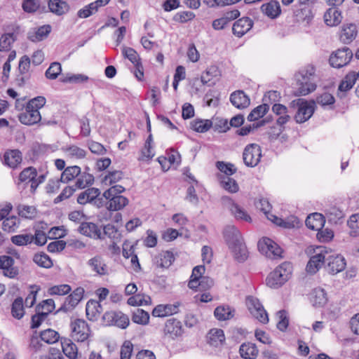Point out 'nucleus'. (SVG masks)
<instances>
[{
    "label": "nucleus",
    "mask_w": 359,
    "mask_h": 359,
    "mask_svg": "<svg viewBox=\"0 0 359 359\" xmlns=\"http://www.w3.org/2000/svg\"><path fill=\"white\" fill-rule=\"evenodd\" d=\"M225 243L239 263H243L248 258V251L243 241L241 231L234 226H227L223 230Z\"/></svg>",
    "instance_id": "f257e3e1"
},
{
    "label": "nucleus",
    "mask_w": 359,
    "mask_h": 359,
    "mask_svg": "<svg viewBox=\"0 0 359 359\" xmlns=\"http://www.w3.org/2000/svg\"><path fill=\"white\" fill-rule=\"evenodd\" d=\"M315 69L313 67H308L302 69L294 76V82L292 83L293 88L295 89L293 95L296 97L306 95L316 89V84L311 81L313 76Z\"/></svg>",
    "instance_id": "f03ea898"
},
{
    "label": "nucleus",
    "mask_w": 359,
    "mask_h": 359,
    "mask_svg": "<svg viewBox=\"0 0 359 359\" xmlns=\"http://www.w3.org/2000/svg\"><path fill=\"white\" fill-rule=\"evenodd\" d=\"M46 102L43 96H37L29 100L25 107V111L18 115V119L22 124L32 126L41 121L39 109Z\"/></svg>",
    "instance_id": "7ed1b4c3"
},
{
    "label": "nucleus",
    "mask_w": 359,
    "mask_h": 359,
    "mask_svg": "<svg viewBox=\"0 0 359 359\" xmlns=\"http://www.w3.org/2000/svg\"><path fill=\"white\" fill-rule=\"evenodd\" d=\"M293 266L290 262H284L270 272L266 278V284L271 288L281 287L291 278Z\"/></svg>",
    "instance_id": "20e7f679"
},
{
    "label": "nucleus",
    "mask_w": 359,
    "mask_h": 359,
    "mask_svg": "<svg viewBox=\"0 0 359 359\" xmlns=\"http://www.w3.org/2000/svg\"><path fill=\"white\" fill-rule=\"evenodd\" d=\"M290 104L291 107L297 108L294 117L297 123H303L307 121L314 114L316 107L314 100L308 101L303 98L294 100Z\"/></svg>",
    "instance_id": "39448f33"
},
{
    "label": "nucleus",
    "mask_w": 359,
    "mask_h": 359,
    "mask_svg": "<svg viewBox=\"0 0 359 359\" xmlns=\"http://www.w3.org/2000/svg\"><path fill=\"white\" fill-rule=\"evenodd\" d=\"M257 248L259 251L270 259H278L283 257V250L280 246L268 237H264L258 241Z\"/></svg>",
    "instance_id": "423d86ee"
},
{
    "label": "nucleus",
    "mask_w": 359,
    "mask_h": 359,
    "mask_svg": "<svg viewBox=\"0 0 359 359\" xmlns=\"http://www.w3.org/2000/svg\"><path fill=\"white\" fill-rule=\"evenodd\" d=\"M353 57L352 50L346 46L338 48L330 55L329 63L337 69L348 65Z\"/></svg>",
    "instance_id": "0eeeda50"
},
{
    "label": "nucleus",
    "mask_w": 359,
    "mask_h": 359,
    "mask_svg": "<svg viewBox=\"0 0 359 359\" xmlns=\"http://www.w3.org/2000/svg\"><path fill=\"white\" fill-rule=\"evenodd\" d=\"M246 304L251 315L260 323L266 324L269 323V316L260 301L253 296L246 297Z\"/></svg>",
    "instance_id": "6e6552de"
},
{
    "label": "nucleus",
    "mask_w": 359,
    "mask_h": 359,
    "mask_svg": "<svg viewBox=\"0 0 359 359\" xmlns=\"http://www.w3.org/2000/svg\"><path fill=\"white\" fill-rule=\"evenodd\" d=\"M262 148L255 143L245 146L243 152V159L247 167L254 168L258 165L262 158Z\"/></svg>",
    "instance_id": "1a4fd4ad"
},
{
    "label": "nucleus",
    "mask_w": 359,
    "mask_h": 359,
    "mask_svg": "<svg viewBox=\"0 0 359 359\" xmlns=\"http://www.w3.org/2000/svg\"><path fill=\"white\" fill-rule=\"evenodd\" d=\"M102 320L107 326H116L121 329H126L129 323V318L121 311H107L102 316Z\"/></svg>",
    "instance_id": "9d476101"
},
{
    "label": "nucleus",
    "mask_w": 359,
    "mask_h": 359,
    "mask_svg": "<svg viewBox=\"0 0 359 359\" xmlns=\"http://www.w3.org/2000/svg\"><path fill=\"white\" fill-rule=\"evenodd\" d=\"M72 337L78 342H83L90 336V329L88 324L83 319L77 318L71 322Z\"/></svg>",
    "instance_id": "9b49d317"
},
{
    "label": "nucleus",
    "mask_w": 359,
    "mask_h": 359,
    "mask_svg": "<svg viewBox=\"0 0 359 359\" xmlns=\"http://www.w3.org/2000/svg\"><path fill=\"white\" fill-rule=\"evenodd\" d=\"M325 260V269L330 274H337L346 268V260L341 255H328Z\"/></svg>",
    "instance_id": "f8f14e48"
},
{
    "label": "nucleus",
    "mask_w": 359,
    "mask_h": 359,
    "mask_svg": "<svg viewBox=\"0 0 359 359\" xmlns=\"http://www.w3.org/2000/svg\"><path fill=\"white\" fill-rule=\"evenodd\" d=\"M222 203L228 207L231 214L237 220H243L248 222H252L250 215L240 205L233 201V200L227 196L222 197Z\"/></svg>",
    "instance_id": "ddd939ff"
},
{
    "label": "nucleus",
    "mask_w": 359,
    "mask_h": 359,
    "mask_svg": "<svg viewBox=\"0 0 359 359\" xmlns=\"http://www.w3.org/2000/svg\"><path fill=\"white\" fill-rule=\"evenodd\" d=\"M78 231L87 237L94 239L103 240L104 237L102 236L101 229L93 222H83L79 226Z\"/></svg>",
    "instance_id": "4468645a"
},
{
    "label": "nucleus",
    "mask_w": 359,
    "mask_h": 359,
    "mask_svg": "<svg viewBox=\"0 0 359 359\" xmlns=\"http://www.w3.org/2000/svg\"><path fill=\"white\" fill-rule=\"evenodd\" d=\"M1 161L4 165L15 169L22 161V154L19 149H7Z\"/></svg>",
    "instance_id": "2eb2a0df"
},
{
    "label": "nucleus",
    "mask_w": 359,
    "mask_h": 359,
    "mask_svg": "<svg viewBox=\"0 0 359 359\" xmlns=\"http://www.w3.org/2000/svg\"><path fill=\"white\" fill-rule=\"evenodd\" d=\"M253 26V21L248 17H243L237 20L233 25L232 32L238 38L242 37Z\"/></svg>",
    "instance_id": "dca6fc26"
},
{
    "label": "nucleus",
    "mask_w": 359,
    "mask_h": 359,
    "mask_svg": "<svg viewBox=\"0 0 359 359\" xmlns=\"http://www.w3.org/2000/svg\"><path fill=\"white\" fill-rule=\"evenodd\" d=\"M358 36V29L354 23L344 24L339 40L344 44H350Z\"/></svg>",
    "instance_id": "f3484780"
},
{
    "label": "nucleus",
    "mask_w": 359,
    "mask_h": 359,
    "mask_svg": "<svg viewBox=\"0 0 359 359\" xmlns=\"http://www.w3.org/2000/svg\"><path fill=\"white\" fill-rule=\"evenodd\" d=\"M325 23L329 27H336L342 20L341 11L337 6H332L328 8L323 15Z\"/></svg>",
    "instance_id": "a211bd4d"
},
{
    "label": "nucleus",
    "mask_w": 359,
    "mask_h": 359,
    "mask_svg": "<svg viewBox=\"0 0 359 359\" xmlns=\"http://www.w3.org/2000/svg\"><path fill=\"white\" fill-rule=\"evenodd\" d=\"M260 10L264 15L271 20L278 18L281 14L280 5L276 0H271L268 3L263 4Z\"/></svg>",
    "instance_id": "6ab92c4d"
},
{
    "label": "nucleus",
    "mask_w": 359,
    "mask_h": 359,
    "mask_svg": "<svg viewBox=\"0 0 359 359\" xmlns=\"http://www.w3.org/2000/svg\"><path fill=\"white\" fill-rule=\"evenodd\" d=\"M49 11L57 16L66 15L70 11L69 4L64 0H48Z\"/></svg>",
    "instance_id": "aec40b11"
},
{
    "label": "nucleus",
    "mask_w": 359,
    "mask_h": 359,
    "mask_svg": "<svg viewBox=\"0 0 359 359\" xmlns=\"http://www.w3.org/2000/svg\"><path fill=\"white\" fill-rule=\"evenodd\" d=\"M325 255L323 253V250L311 256L306 264V271L310 274H315L322 266H325Z\"/></svg>",
    "instance_id": "412c9836"
},
{
    "label": "nucleus",
    "mask_w": 359,
    "mask_h": 359,
    "mask_svg": "<svg viewBox=\"0 0 359 359\" xmlns=\"http://www.w3.org/2000/svg\"><path fill=\"white\" fill-rule=\"evenodd\" d=\"M325 223V217L319 212L310 214L305 221L306 227L313 231H319L320 229H323Z\"/></svg>",
    "instance_id": "4be33fe9"
},
{
    "label": "nucleus",
    "mask_w": 359,
    "mask_h": 359,
    "mask_svg": "<svg viewBox=\"0 0 359 359\" xmlns=\"http://www.w3.org/2000/svg\"><path fill=\"white\" fill-rule=\"evenodd\" d=\"M230 102L239 109H245L250 104V97L243 90L232 93L230 95Z\"/></svg>",
    "instance_id": "5701e85b"
},
{
    "label": "nucleus",
    "mask_w": 359,
    "mask_h": 359,
    "mask_svg": "<svg viewBox=\"0 0 359 359\" xmlns=\"http://www.w3.org/2000/svg\"><path fill=\"white\" fill-rule=\"evenodd\" d=\"M221 76V71L216 65H211L204 71L201 76V81L203 85L212 86L215 84V81L211 82L213 79L217 80Z\"/></svg>",
    "instance_id": "b1692460"
},
{
    "label": "nucleus",
    "mask_w": 359,
    "mask_h": 359,
    "mask_svg": "<svg viewBox=\"0 0 359 359\" xmlns=\"http://www.w3.org/2000/svg\"><path fill=\"white\" fill-rule=\"evenodd\" d=\"M163 330L165 334H170L172 337H180L184 332L181 321L175 318H170L167 320Z\"/></svg>",
    "instance_id": "393cba45"
},
{
    "label": "nucleus",
    "mask_w": 359,
    "mask_h": 359,
    "mask_svg": "<svg viewBox=\"0 0 359 359\" xmlns=\"http://www.w3.org/2000/svg\"><path fill=\"white\" fill-rule=\"evenodd\" d=\"M107 201L105 203L107 209L109 211H118L122 210L128 204V199L123 196H111L105 198Z\"/></svg>",
    "instance_id": "a878e982"
},
{
    "label": "nucleus",
    "mask_w": 359,
    "mask_h": 359,
    "mask_svg": "<svg viewBox=\"0 0 359 359\" xmlns=\"http://www.w3.org/2000/svg\"><path fill=\"white\" fill-rule=\"evenodd\" d=\"M102 311V306L100 302L95 299H90L87 302L86 306V317L89 320H97Z\"/></svg>",
    "instance_id": "bb28decb"
},
{
    "label": "nucleus",
    "mask_w": 359,
    "mask_h": 359,
    "mask_svg": "<svg viewBox=\"0 0 359 359\" xmlns=\"http://www.w3.org/2000/svg\"><path fill=\"white\" fill-rule=\"evenodd\" d=\"M207 342L212 346L219 347L225 341V336L222 329H211L206 336Z\"/></svg>",
    "instance_id": "cd10ccee"
},
{
    "label": "nucleus",
    "mask_w": 359,
    "mask_h": 359,
    "mask_svg": "<svg viewBox=\"0 0 359 359\" xmlns=\"http://www.w3.org/2000/svg\"><path fill=\"white\" fill-rule=\"evenodd\" d=\"M100 195L101 191L98 188H88L78 196L76 201L80 205L93 203V201L96 198V197Z\"/></svg>",
    "instance_id": "c85d7f7f"
},
{
    "label": "nucleus",
    "mask_w": 359,
    "mask_h": 359,
    "mask_svg": "<svg viewBox=\"0 0 359 359\" xmlns=\"http://www.w3.org/2000/svg\"><path fill=\"white\" fill-rule=\"evenodd\" d=\"M313 6L299 7L294 11V14L297 22H306L309 25L313 18L312 11Z\"/></svg>",
    "instance_id": "c756f323"
},
{
    "label": "nucleus",
    "mask_w": 359,
    "mask_h": 359,
    "mask_svg": "<svg viewBox=\"0 0 359 359\" xmlns=\"http://www.w3.org/2000/svg\"><path fill=\"white\" fill-rule=\"evenodd\" d=\"M259 350L255 344L245 342L239 348V353L243 359H255L257 356Z\"/></svg>",
    "instance_id": "7c9ffc66"
},
{
    "label": "nucleus",
    "mask_w": 359,
    "mask_h": 359,
    "mask_svg": "<svg viewBox=\"0 0 359 359\" xmlns=\"http://www.w3.org/2000/svg\"><path fill=\"white\" fill-rule=\"evenodd\" d=\"M311 299L314 306L323 307L327 302V292L323 288H315L311 294Z\"/></svg>",
    "instance_id": "2f4dec72"
},
{
    "label": "nucleus",
    "mask_w": 359,
    "mask_h": 359,
    "mask_svg": "<svg viewBox=\"0 0 359 359\" xmlns=\"http://www.w3.org/2000/svg\"><path fill=\"white\" fill-rule=\"evenodd\" d=\"M235 314V309L230 306H218L214 311L215 317L219 321L231 319Z\"/></svg>",
    "instance_id": "473e14b6"
},
{
    "label": "nucleus",
    "mask_w": 359,
    "mask_h": 359,
    "mask_svg": "<svg viewBox=\"0 0 359 359\" xmlns=\"http://www.w3.org/2000/svg\"><path fill=\"white\" fill-rule=\"evenodd\" d=\"M212 126V121L197 118L190 122V128L196 133H204Z\"/></svg>",
    "instance_id": "72a5a7b5"
},
{
    "label": "nucleus",
    "mask_w": 359,
    "mask_h": 359,
    "mask_svg": "<svg viewBox=\"0 0 359 359\" xmlns=\"http://www.w3.org/2000/svg\"><path fill=\"white\" fill-rule=\"evenodd\" d=\"M51 32V26L45 25L39 27L34 32H28L27 39L32 42L42 41L47 37Z\"/></svg>",
    "instance_id": "f704fd0d"
},
{
    "label": "nucleus",
    "mask_w": 359,
    "mask_h": 359,
    "mask_svg": "<svg viewBox=\"0 0 359 359\" xmlns=\"http://www.w3.org/2000/svg\"><path fill=\"white\" fill-rule=\"evenodd\" d=\"M81 173V168L78 165L68 166L62 172L60 181L67 184L78 177Z\"/></svg>",
    "instance_id": "c9c22d12"
},
{
    "label": "nucleus",
    "mask_w": 359,
    "mask_h": 359,
    "mask_svg": "<svg viewBox=\"0 0 359 359\" xmlns=\"http://www.w3.org/2000/svg\"><path fill=\"white\" fill-rule=\"evenodd\" d=\"M357 79L358 75L355 76L353 74V71L349 72L341 81L338 86V91L346 92L350 90L353 87Z\"/></svg>",
    "instance_id": "e433bc0d"
},
{
    "label": "nucleus",
    "mask_w": 359,
    "mask_h": 359,
    "mask_svg": "<svg viewBox=\"0 0 359 359\" xmlns=\"http://www.w3.org/2000/svg\"><path fill=\"white\" fill-rule=\"evenodd\" d=\"M88 264L92 268L93 271L100 276H104L107 273V266L99 256H95L89 259Z\"/></svg>",
    "instance_id": "4c0bfd02"
},
{
    "label": "nucleus",
    "mask_w": 359,
    "mask_h": 359,
    "mask_svg": "<svg viewBox=\"0 0 359 359\" xmlns=\"http://www.w3.org/2000/svg\"><path fill=\"white\" fill-rule=\"evenodd\" d=\"M220 95L219 90L210 89L204 95L203 101L208 107H217L219 104Z\"/></svg>",
    "instance_id": "58836bf2"
},
{
    "label": "nucleus",
    "mask_w": 359,
    "mask_h": 359,
    "mask_svg": "<svg viewBox=\"0 0 359 359\" xmlns=\"http://www.w3.org/2000/svg\"><path fill=\"white\" fill-rule=\"evenodd\" d=\"M269 110V105L266 103L260 104L254 108L251 112L248 114L247 119L248 121H255L259 118H262L265 116Z\"/></svg>",
    "instance_id": "ea45409f"
},
{
    "label": "nucleus",
    "mask_w": 359,
    "mask_h": 359,
    "mask_svg": "<svg viewBox=\"0 0 359 359\" xmlns=\"http://www.w3.org/2000/svg\"><path fill=\"white\" fill-rule=\"evenodd\" d=\"M11 315L13 318L20 320L25 315L23 299L18 297L11 304Z\"/></svg>",
    "instance_id": "a19ab883"
},
{
    "label": "nucleus",
    "mask_w": 359,
    "mask_h": 359,
    "mask_svg": "<svg viewBox=\"0 0 359 359\" xmlns=\"http://www.w3.org/2000/svg\"><path fill=\"white\" fill-rule=\"evenodd\" d=\"M15 31L11 33L4 34L0 38V51L11 50V44L17 40Z\"/></svg>",
    "instance_id": "79ce46f5"
},
{
    "label": "nucleus",
    "mask_w": 359,
    "mask_h": 359,
    "mask_svg": "<svg viewBox=\"0 0 359 359\" xmlns=\"http://www.w3.org/2000/svg\"><path fill=\"white\" fill-rule=\"evenodd\" d=\"M33 262L39 266L50 269L53 266L51 258L44 252L36 253L33 257Z\"/></svg>",
    "instance_id": "37998d69"
},
{
    "label": "nucleus",
    "mask_w": 359,
    "mask_h": 359,
    "mask_svg": "<svg viewBox=\"0 0 359 359\" xmlns=\"http://www.w3.org/2000/svg\"><path fill=\"white\" fill-rule=\"evenodd\" d=\"M131 319L136 324L146 325L149 322V314L142 309H137L133 313Z\"/></svg>",
    "instance_id": "c03bdc74"
},
{
    "label": "nucleus",
    "mask_w": 359,
    "mask_h": 359,
    "mask_svg": "<svg viewBox=\"0 0 359 359\" xmlns=\"http://www.w3.org/2000/svg\"><path fill=\"white\" fill-rule=\"evenodd\" d=\"M261 210L266 215L268 219L271 220L273 223L278 226L290 229L294 227V225L289 222H286L280 217H277L269 212V210L262 208Z\"/></svg>",
    "instance_id": "a18cd8bd"
},
{
    "label": "nucleus",
    "mask_w": 359,
    "mask_h": 359,
    "mask_svg": "<svg viewBox=\"0 0 359 359\" xmlns=\"http://www.w3.org/2000/svg\"><path fill=\"white\" fill-rule=\"evenodd\" d=\"M123 177V172L121 170L109 171L102 180V184L106 185H112L119 181Z\"/></svg>",
    "instance_id": "49530a36"
},
{
    "label": "nucleus",
    "mask_w": 359,
    "mask_h": 359,
    "mask_svg": "<svg viewBox=\"0 0 359 359\" xmlns=\"http://www.w3.org/2000/svg\"><path fill=\"white\" fill-rule=\"evenodd\" d=\"M316 104L318 103L323 107L329 106V109H334V104L335 102L334 97L329 93H323L316 97Z\"/></svg>",
    "instance_id": "de8ad7c7"
},
{
    "label": "nucleus",
    "mask_w": 359,
    "mask_h": 359,
    "mask_svg": "<svg viewBox=\"0 0 359 359\" xmlns=\"http://www.w3.org/2000/svg\"><path fill=\"white\" fill-rule=\"evenodd\" d=\"M39 337L42 341L49 344H54L60 339L59 333L50 328L41 331Z\"/></svg>",
    "instance_id": "09e8293b"
},
{
    "label": "nucleus",
    "mask_w": 359,
    "mask_h": 359,
    "mask_svg": "<svg viewBox=\"0 0 359 359\" xmlns=\"http://www.w3.org/2000/svg\"><path fill=\"white\" fill-rule=\"evenodd\" d=\"M19 216L25 219H34L36 215V208L34 206L19 205L18 206Z\"/></svg>",
    "instance_id": "8fccbe9b"
},
{
    "label": "nucleus",
    "mask_w": 359,
    "mask_h": 359,
    "mask_svg": "<svg viewBox=\"0 0 359 359\" xmlns=\"http://www.w3.org/2000/svg\"><path fill=\"white\" fill-rule=\"evenodd\" d=\"M175 261L173 253L166 250L160 254V259L157 261V265L161 268L168 269Z\"/></svg>",
    "instance_id": "3c124183"
},
{
    "label": "nucleus",
    "mask_w": 359,
    "mask_h": 359,
    "mask_svg": "<svg viewBox=\"0 0 359 359\" xmlns=\"http://www.w3.org/2000/svg\"><path fill=\"white\" fill-rule=\"evenodd\" d=\"M122 54L124 57L129 60L134 65L141 62V58L137 51L133 48L123 46L122 48Z\"/></svg>",
    "instance_id": "603ef678"
},
{
    "label": "nucleus",
    "mask_w": 359,
    "mask_h": 359,
    "mask_svg": "<svg viewBox=\"0 0 359 359\" xmlns=\"http://www.w3.org/2000/svg\"><path fill=\"white\" fill-rule=\"evenodd\" d=\"M212 128L219 133H226L230 130L228 119L219 117L213 118Z\"/></svg>",
    "instance_id": "864d4df0"
},
{
    "label": "nucleus",
    "mask_w": 359,
    "mask_h": 359,
    "mask_svg": "<svg viewBox=\"0 0 359 359\" xmlns=\"http://www.w3.org/2000/svg\"><path fill=\"white\" fill-rule=\"evenodd\" d=\"M78 302L75 301L70 294H69L62 304V306L55 311L54 314H57L60 312L67 313L72 311L77 305Z\"/></svg>",
    "instance_id": "5fc2aeb1"
},
{
    "label": "nucleus",
    "mask_w": 359,
    "mask_h": 359,
    "mask_svg": "<svg viewBox=\"0 0 359 359\" xmlns=\"http://www.w3.org/2000/svg\"><path fill=\"white\" fill-rule=\"evenodd\" d=\"M61 72L62 67L60 63L54 62L50 64L49 67L46 71L45 76L48 79L54 80L57 78Z\"/></svg>",
    "instance_id": "6e6d98bb"
},
{
    "label": "nucleus",
    "mask_w": 359,
    "mask_h": 359,
    "mask_svg": "<svg viewBox=\"0 0 359 359\" xmlns=\"http://www.w3.org/2000/svg\"><path fill=\"white\" fill-rule=\"evenodd\" d=\"M19 224L20 219L16 216L6 217L2 223V229L5 231L14 232Z\"/></svg>",
    "instance_id": "4d7b16f0"
},
{
    "label": "nucleus",
    "mask_w": 359,
    "mask_h": 359,
    "mask_svg": "<svg viewBox=\"0 0 359 359\" xmlns=\"http://www.w3.org/2000/svg\"><path fill=\"white\" fill-rule=\"evenodd\" d=\"M34 176H37V170L33 166L24 168L20 173L18 180L20 182H29Z\"/></svg>",
    "instance_id": "13d9d810"
},
{
    "label": "nucleus",
    "mask_w": 359,
    "mask_h": 359,
    "mask_svg": "<svg viewBox=\"0 0 359 359\" xmlns=\"http://www.w3.org/2000/svg\"><path fill=\"white\" fill-rule=\"evenodd\" d=\"M11 242L18 246H24L32 243V234H18L11 238Z\"/></svg>",
    "instance_id": "bf43d9fd"
},
{
    "label": "nucleus",
    "mask_w": 359,
    "mask_h": 359,
    "mask_svg": "<svg viewBox=\"0 0 359 359\" xmlns=\"http://www.w3.org/2000/svg\"><path fill=\"white\" fill-rule=\"evenodd\" d=\"M216 166L220 172H224L228 177L236 173L237 170L236 168L231 163L217 161L216 163Z\"/></svg>",
    "instance_id": "052dcab7"
},
{
    "label": "nucleus",
    "mask_w": 359,
    "mask_h": 359,
    "mask_svg": "<svg viewBox=\"0 0 359 359\" xmlns=\"http://www.w3.org/2000/svg\"><path fill=\"white\" fill-rule=\"evenodd\" d=\"M72 290L69 285L62 284L50 287L48 292L50 295H65L69 294Z\"/></svg>",
    "instance_id": "680f3d73"
},
{
    "label": "nucleus",
    "mask_w": 359,
    "mask_h": 359,
    "mask_svg": "<svg viewBox=\"0 0 359 359\" xmlns=\"http://www.w3.org/2000/svg\"><path fill=\"white\" fill-rule=\"evenodd\" d=\"M347 225L351 229L350 236H357L358 235V230L359 229V214L352 215L347 222Z\"/></svg>",
    "instance_id": "e2e57ef3"
},
{
    "label": "nucleus",
    "mask_w": 359,
    "mask_h": 359,
    "mask_svg": "<svg viewBox=\"0 0 359 359\" xmlns=\"http://www.w3.org/2000/svg\"><path fill=\"white\" fill-rule=\"evenodd\" d=\"M278 313L279 315L280 320L276 325L277 329L281 332H285L289 325V317L287 316V312L283 309L279 311Z\"/></svg>",
    "instance_id": "0e129e2a"
},
{
    "label": "nucleus",
    "mask_w": 359,
    "mask_h": 359,
    "mask_svg": "<svg viewBox=\"0 0 359 359\" xmlns=\"http://www.w3.org/2000/svg\"><path fill=\"white\" fill-rule=\"evenodd\" d=\"M195 17L196 15L191 11H182L177 13L173 16L172 20L180 23H186L193 20Z\"/></svg>",
    "instance_id": "69168bd1"
},
{
    "label": "nucleus",
    "mask_w": 359,
    "mask_h": 359,
    "mask_svg": "<svg viewBox=\"0 0 359 359\" xmlns=\"http://www.w3.org/2000/svg\"><path fill=\"white\" fill-rule=\"evenodd\" d=\"M317 239L321 243H327L332 240L334 232L330 229H320L316 234Z\"/></svg>",
    "instance_id": "338daca9"
},
{
    "label": "nucleus",
    "mask_w": 359,
    "mask_h": 359,
    "mask_svg": "<svg viewBox=\"0 0 359 359\" xmlns=\"http://www.w3.org/2000/svg\"><path fill=\"white\" fill-rule=\"evenodd\" d=\"M133 351V344L130 341H125L121 348V359H130Z\"/></svg>",
    "instance_id": "774afa93"
}]
</instances>
